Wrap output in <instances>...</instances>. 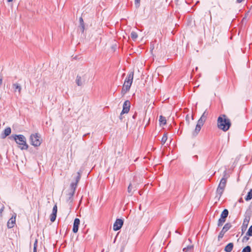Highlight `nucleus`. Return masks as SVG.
I'll list each match as a JSON object with an SVG mask.
<instances>
[{"label":"nucleus","instance_id":"79ce46f5","mask_svg":"<svg viewBox=\"0 0 252 252\" xmlns=\"http://www.w3.org/2000/svg\"><path fill=\"white\" fill-rule=\"evenodd\" d=\"M119 119L122 120L123 119L122 115H121V113L120 114V116H119Z\"/></svg>","mask_w":252,"mask_h":252},{"label":"nucleus","instance_id":"f8f14e48","mask_svg":"<svg viewBox=\"0 0 252 252\" xmlns=\"http://www.w3.org/2000/svg\"><path fill=\"white\" fill-rule=\"evenodd\" d=\"M57 204H55L53 208L52 213L50 215V220L51 222H54L57 218Z\"/></svg>","mask_w":252,"mask_h":252},{"label":"nucleus","instance_id":"423d86ee","mask_svg":"<svg viewBox=\"0 0 252 252\" xmlns=\"http://www.w3.org/2000/svg\"><path fill=\"white\" fill-rule=\"evenodd\" d=\"M40 136L38 133L32 134L30 136L31 143L34 147H38L41 144Z\"/></svg>","mask_w":252,"mask_h":252},{"label":"nucleus","instance_id":"aec40b11","mask_svg":"<svg viewBox=\"0 0 252 252\" xmlns=\"http://www.w3.org/2000/svg\"><path fill=\"white\" fill-rule=\"evenodd\" d=\"M159 123L160 126L165 125L166 124V120L165 117L161 115L159 116Z\"/></svg>","mask_w":252,"mask_h":252},{"label":"nucleus","instance_id":"20e7f679","mask_svg":"<svg viewBox=\"0 0 252 252\" xmlns=\"http://www.w3.org/2000/svg\"><path fill=\"white\" fill-rule=\"evenodd\" d=\"M229 175L225 170L223 173V177L220 181L218 188L217 189V193L220 195V197L221 196L225 188L227 180L229 178Z\"/></svg>","mask_w":252,"mask_h":252},{"label":"nucleus","instance_id":"f3484780","mask_svg":"<svg viewBox=\"0 0 252 252\" xmlns=\"http://www.w3.org/2000/svg\"><path fill=\"white\" fill-rule=\"evenodd\" d=\"M233 248V244L232 243H228L224 248L225 252H231Z\"/></svg>","mask_w":252,"mask_h":252},{"label":"nucleus","instance_id":"4be33fe9","mask_svg":"<svg viewBox=\"0 0 252 252\" xmlns=\"http://www.w3.org/2000/svg\"><path fill=\"white\" fill-rule=\"evenodd\" d=\"M76 83L79 86H81L84 83V81H82L81 77L77 75L76 79Z\"/></svg>","mask_w":252,"mask_h":252},{"label":"nucleus","instance_id":"412c9836","mask_svg":"<svg viewBox=\"0 0 252 252\" xmlns=\"http://www.w3.org/2000/svg\"><path fill=\"white\" fill-rule=\"evenodd\" d=\"M13 88L14 89V91L16 92L18 90V92L20 93L21 91V87L20 84L18 83H15L13 84Z\"/></svg>","mask_w":252,"mask_h":252},{"label":"nucleus","instance_id":"39448f33","mask_svg":"<svg viewBox=\"0 0 252 252\" xmlns=\"http://www.w3.org/2000/svg\"><path fill=\"white\" fill-rule=\"evenodd\" d=\"M252 215V210H251L250 207L247 210L245 214V219L243 221V223L242 226V231L243 233L246 230L249 222L251 219V217Z\"/></svg>","mask_w":252,"mask_h":252},{"label":"nucleus","instance_id":"ddd939ff","mask_svg":"<svg viewBox=\"0 0 252 252\" xmlns=\"http://www.w3.org/2000/svg\"><path fill=\"white\" fill-rule=\"evenodd\" d=\"M16 214H14V215L8 220L7 223V226L8 228H12L14 227L15 224Z\"/></svg>","mask_w":252,"mask_h":252},{"label":"nucleus","instance_id":"c85d7f7f","mask_svg":"<svg viewBox=\"0 0 252 252\" xmlns=\"http://www.w3.org/2000/svg\"><path fill=\"white\" fill-rule=\"evenodd\" d=\"M251 252V247L250 246H246L242 250V252Z\"/></svg>","mask_w":252,"mask_h":252},{"label":"nucleus","instance_id":"e433bc0d","mask_svg":"<svg viewBox=\"0 0 252 252\" xmlns=\"http://www.w3.org/2000/svg\"><path fill=\"white\" fill-rule=\"evenodd\" d=\"M247 21V16H245L243 18L242 22L244 23V22H246Z\"/></svg>","mask_w":252,"mask_h":252},{"label":"nucleus","instance_id":"473e14b6","mask_svg":"<svg viewBox=\"0 0 252 252\" xmlns=\"http://www.w3.org/2000/svg\"><path fill=\"white\" fill-rule=\"evenodd\" d=\"M37 240L36 239L35 242H34V243L33 249L36 248V250H37Z\"/></svg>","mask_w":252,"mask_h":252},{"label":"nucleus","instance_id":"6e6552de","mask_svg":"<svg viewBox=\"0 0 252 252\" xmlns=\"http://www.w3.org/2000/svg\"><path fill=\"white\" fill-rule=\"evenodd\" d=\"M232 225L230 223H226L223 227L222 230L220 232L218 236V240L220 241L221 238H223L225 233L231 227Z\"/></svg>","mask_w":252,"mask_h":252},{"label":"nucleus","instance_id":"c9c22d12","mask_svg":"<svg viewBox=\"0 0 252 252\" xmlns=\"http://www.w3.org/2000/svg\"><path fill=\"white\" fill-rule=\"evenodd\" d=\"M90 134V133H87L84 134V135L83 136V139L84 140L85 138L87 137V136H89Z\"/></svg>","mask_w":252,"mask_h":252},{"label":"nucleus","instance_id":"b1692460","mask_svg":"<svg viewBox=\"0 0 252 252\" xmlns=\"http://www.w3.org/2000/svg\"><path fill=\"white\" fill-rule=\"evenodd\" d=\"M81 173H82V171L81 170L77 172V175L75 177V182L74 183H76L77 184H78V183L79 182V181L80 180L81 176Z\"/></svg>","mask_w":252,"mask_h":252},{"label":"nucleus","instance_id":"bb28decb","mask_svg":"<svg viewBox=\"0 0 252 252\" xmlns=\"http://www.w3.org/2000/svg\"><path fill=\"white\" fill-rule=\"evenodd\" d=\"M193 248V245H189L186 248H184L183 250L184 252H187L188 251L192 250Z\"/></svg>","mask_w":252,"mask_h":252},{"label":"nucleus","instance_id":"4468645a","mask_svg":"<svg viewBox=\"0 0 252 252\" xmlns=\"http://www.w3.org/2000/svg\"><path fill=\"white\" fill-rule=\"evenodd\" d=\"M80 220L78 218H75L73 225L72 231L73 233H76L78 232L79 226L80 225Z\"/></svg>","mask_w":252,"mask_h":252},{"label":"nucleus","instance_id":"9d476101","mask_svg":"<svg viewBox=\"0 0 252 252\" xmlns=\"http://www.w3.org/2000/svg\"><path fill=\"white\" fill-rule=\"evenodd\" d=\"M133 71L129 72L125 80L124 85H127L128 86H129V88H130L133 81Z\"/></svg>","mask_w":252,"mask_h":252},{"label":"nucleus","instance_id":"72a5a7b5","mask_svg":"<svg viewBox=\"0 0 252 252\" xmlns=\"http://www.w3.org/2000/svg\"><path fill=\"white\" fill-rule=\"evenodd\" d=\"M249 237H247V236H245L243 237V242L247 241L248 240H249Z\"/></svg>","mask_w":252,"mask_h":252},{"label":"nucleus","instance_id":"4c0bfd02","mask_svg":"<svg viewBox=\"0 0 252 252\" xmlns=\"http://www.w3.org/2000/svg\"><path fill=\"white\" fill-rule=\"evenodd\" d=\"M186 121L188 122V124H189V115H187L186 117Z\"/></svg>","mask_w":252,"mask_h":252},{"label":"nucleus","instance_id":"5701e85b","mask_svg":"<svg viewBox=\"0 0 252 252\" xmlns=\"http://www.w3.org/2000/svg\"><path fill=\"white\" fill-rule=\"evenodd\" d=\"M245 199L247 201H250L252 199V189H251L248 192Z\"/></svg>","mask_w":252,"mask_h":252},{"label":"nucleus","instance_id":"49530a36","mask_svg":"<svg viewBox=\"0 0 252 252\" xmlns=\"http://www.w3.org/2000/svg\"><path fill=\"white\" fill-rule=\"evenodd\" d=\"M206 252H210V251H207Z\"/></svg>","mask_w":252,"mask_h":252},{"label":"nucleus","instance_id":"a18cd8bd","mask_svg":"<svg viewBox=\"0 0 252 252\" xmlns=\"http://www.w3.org/2000/svg\"><path fill=\"white\" fill-rule=\"evenodd\" d=\"M199 2V1H196V2L195 4H197V3H198Z\"/></svg>","mask_w":252,"mask_h":252},{"label":"nucleus","instance_id":"393cba45","mask_svg":"<svg viewBox=\"0 0 252 252\" xmlns=\"http://www.w3.org/2000/svg\"><path fill=\"white\" fill-rule=\"evenodd\" d=\"M167 140V133H165L163 135V136L161 139V143L162 145H164L165 143Z\"/></svg>","mask_w":252,"mask_h":252},{"label":"nucleus","instance_id":"a211bd4d","mask_svg":"<svg viewBox=\"0 0 252 252\" xmlns=\"http://www.w3.org/2000/svg\"><path fill=\"white\" fill-rule=\"evenodd\" d=\"M135 187H134L132 184H130L127 188L128 192L132 195L133 192L136 190Z\"/></svg>","mask_w":252,"mask_h":252},{"label":"nucleus","instance_id":"f704fd0d","mask_svg":"<svg viewBox=\"0 0 252 252\" xmlns=\"http://www.w3.org/2000/svg\"><path fill=\"white\" fill-rule=\"evenodd\" d=\"M4 209V206H3L0 209V216H2V213Z\"/></svg>","mask_w":252,"mask_h":252},{"label":"nucleus","instance_id":"9b49d317","mask_svg":"<svg viewBox=\"0 0 252 252\" xmlns=\"http://www.w3.org/2000/svg\"><path fill=\"white\" fill-rule=\"evenodd\" d=\"M130 107V102L129 100H126L123 105V110L121 112V115L127 113L129 111Z\"/></svg>","mask_w":252,"mask_h":252},{"label":"nucleus","instance_id":"a19ab883","mask_svg":"<svg viewBox=\"0 0 252 252\" xmlns=\"http://www.w3.org/2000/svg\"><path fill=\"white\" fill-rule=\"evenodd\" d=\"M239 202H243V199L242 198H240L239 200Z\"/></svg>","mask_w":252,"mask_h":252},{"label":"nucleus","instance_id":"f257e3e1","mask_svg":"<svg viewBox=\"0 0 252 252\" xmlns=\"http://www.w3.org/2000/svg\"><path fill=\"white\" fill-rule=\"evenodd\" d=\"M218 127L223 131H227L231 126V123L225 114L220 115L217 120Z\"/></svg>","mask_w":252,"mask_h":252},{"label":"nucleus","instance_id":"37998d69","mask_svg":"<svg viewBox=\"0 0 252 252\" xmlns=\"http://www.w3.org/2000/svg\"><path fill=\"white\" fill-rule=\"evenodd\" d=\"M33 252H36V248L33 249Z\"/></svg>","mask_w":252,"mask_h":252},{"label":"nucleus","instance_id":"7c9ffc66","mask_svg":"<svg viewBox=\"0 0 252 252\" xmlns=\"http://www.w3.org/2000/svg\"><path fill=\"white\" fill-rule=\"evenodd\" d=\"M75 191H71L69 193V197H68V200L72 199V197L73 196L74 194Z\"/></svg>","mask_w":252,"mask_h":252},{"label":"nucleus","instance_id":"2eb2a0df","mask_svg":"<svg viewBox=\"0 0 252 252\" xmlns=\"http://www.w3.org/2000/svg\"><path fill=\"white\" fill-rule=\"evenodd\" d=\"M11 132V129L10 127H6L3 131V132L1 134V138L4 139L7 136H9Z\"/></svg>","mask_w":252,"mask_h":252},{"label":"nucleus","instance_id":"2f4dec72","mask_svg":"<svg viewBox=\"0 0 252 252\" xmlns=\"http://www.w3.org/2000/svg\"><path fill=\"white\" fill-rule=\"evenodd\" d=\"M140 0H135V5L136 8L139 7L140 5Z\"/></svg>","mask_w":252,"mask_h":252},{"label":"nucleus","instance_id":"0eeeda50","mask_svg":"<svg viewBox=\"0 0 252 252\" xmlns=\"http://www.w3.org/2000/svg\"><path fill=\"white\" fill-rule=\"evenodd\" d=\"M229 212L227 209H224L220 214V217L218 220V226H221L225 222L227 217L228 216Z\"/></svg>","mask_w":252,"mask_h":252},{"label":"nucleus","instance_id":"58836bf2","mask_svg":"<svg viewBox=\"0 0 252 252\" xmlns=\"http://www.w3.org/2000/svg\"><path fill=\"white\" fill-rule=\"evenodd\" d=\"M137 117V113H135L132 116V118L135 119Z\"/></svg>","mask_w":252,"mask_h":252},{"label":"nucleus","instance_id":"c03bdc74","mask_svg":"<svg viewBox=\"0 0 252 252\" xmlns=\"http://www.w3.org/2000/svg\"><path fill=\"white\" fill-rule=\"evenodd\" d=\"M13 0H7V1L8 2H11Z\"/></svg>","mask_w":252,"mask_h":252},{"label":"nucleus","instance_id":"dca6fc26","mask_svg":"<svg viewBox=\"0 0 252 252\" xmlns=\"http://www.w3.org/2000/svg\"><path fill=\"white\" fill-rule=\"evenodd\" d=\"M79 28L80 29L82 33H83L85 30V24L82 17L79 18Z\"/></svg>","mask_w":252,"mask_h":252},{"label":"nucleus","instance_id":"7ed1b4c3","mask_svg":"<svg viewBox=\"0 0 252 252\" xmlns=\"http://www.w3.org/2000/svg\"><path fill=\"white\" fill-rule=\"evenodd\" d=\"M208 115V112L207 111V110H206L201 117L199 118V119L198 120L195 128L192 133V137H196L198 135L201 130V127L203 126L205 122L206 121Z\"/></svg>","mask_w":252,"mask_h":252},{"label":"nucleus","instance_id":"ea45409f","mask_svg":"<svg viewBox=\"0 0 252 252\" xmlns=\"http://www.w3.org/2000/svg\"><path fill=\"white\" fill-rule=\"evenodd\" d=\"M138 193H139V194L140 195H142V193H143V191H142V190H139V191H138Z\"/></svg>","mask_w":252,"mask_h":252},{"label":"nucleus","instance_id":"f03ea898","mask_svg":"<svg viewBox=\"0 0 252 252\" xmlns=\"http://www.w3.org/2000/svg\"><path fill=\"white\" fill-rule=\"evenodd\" d=\"M10 140H14L16 143L19 146L18 147L22 150H27L29 145L26 142V138L25 136L22 134H12L9 137Z\"/></svg>","mask_w":252,"mask_h":252},{"label":"nucleus","instance_id":"a878e982","mask_svg":"<svg viewBox=\"0 0 252 252\" xmlns=\"http://www.w3.org/2000/svg\"><path fill=\"white\" fill-rule=\"evenodd\" d=\"M130 36L133 40H135L138 37V35L136 32H132L130 34Z\"/></svg>","mask_w":252,"mask_h":252},{"label":"nucleus","instance_id":"c756f323","mask_svg":"<svg viewBox=\"0 0 252 252\" xmlns=\"http://www.w3.org/2000/svg\"><path fill=\"white\" fill-rule=\"evenodd\" d=\"M246 235L249 236H252V225L249 227L246 233Z\"/></svg>","mask_w":252,"mask_h":252},{"label":"nucleus","instance_id":"cd10ccee","mask_svg":"<svg viewBox=\"0 0 252 252\" xmlns=\"http://www.w3.org/2000/svg\"><path fill=\"white\" fill-rule=\"evenodd\" d=\"M77 184L76 183H72L70 184V188L71 191H75L77 187Z\"/></svg>","mask_w":252,"mask_h":252},{"label":"nucleus","instance_id":"1a4fd4ad","mask_svg":"<svg viewBox=\"0 0 252 252\" xmlns=\"http://www.w3.org/2000/svg\"><path fill=\"white\" fill-rule=\"evenodd\" d=\"M124 220L121 219H117L113 224V230L117 231L120 230L123 226Z\"/></svg>","mask_w":252,"mask_h":252},{"label":"nucleus","instance_id":"6ab92c4d","mask_svg":"<svg viewBox=\"0 0 252 252\" xmlns=\"http://www.w3.org/2000/svg\"><path fill=\"white\" fill-rule=\"evenodd\" d=\"M130 88L129 86H128L127 85H124L123 86V87L122 88V91H121V94H122V96H124L126 94V93H127L128 91H129L130 90Z\"/></svg>","mask_w":252,"mask_h":252}]
</instances>
